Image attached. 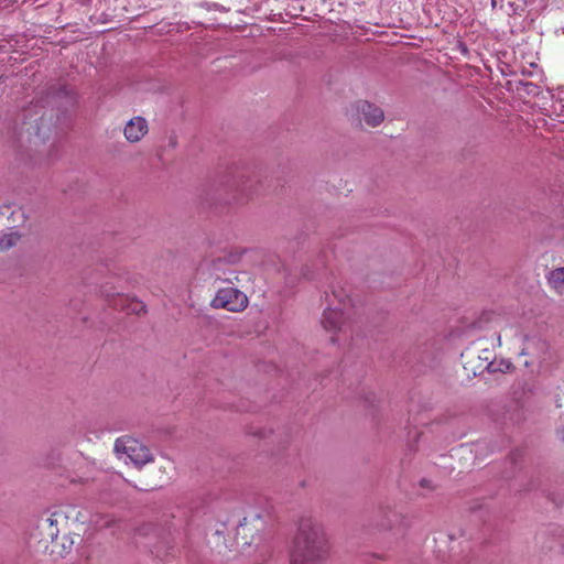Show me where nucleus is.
<instances>
[{"label":"nucleus","instance_id":"1","mask_svg":"<svg viewBox=\"0 0 564 564\" xmlns=\"http://www.w3.org/2000/svg\"><path fill=\"white\" fill-rule=\"evenodd\" d=\"M330 553V543L318 523L303 520L293 539L291 564H317L325 561Z\"/></svg>","mask_w":564,"mask_h":564},{"label":"nucleus","instance_id":"2","mask_svg":"<svg viewBox=\"0 0 564 564\" xmlns=\"http://www.w3.org/2000/svg\"><path fill=\"white\" fill-rule=\"evenodd\" d=\"M25 221L24 212L17 205L0 206V251L15 246L21 236L15 228Z\"/></svg>","mask_w":564,"mask_h":564},{"label":"nucleus","instance_id":"3","mask_svg":"<svg viewBox=\"0 0 564 564\" xmlns=\"http://www.w3.org/2000/svg\"><path fill=\"white\" fill-rule=\"evenodd\" d=\"M115 452L119 458L124 459L126 462L129 459L139 468L153 459L150 449L145 445L127 435L116 440Z\"/></svg>","mask_w":564,"mask_h":564},{"label":"nucleus","instance_id":"4","mask_svg":"<svg viewBox=\"0 0 564 564\" xmlns=\"http://www.w3.org/2000/svg\"><path fill=\"white\" fill-rule=\"evenodd\" d=\"M248 296L237 288H220L210 302V306L217 310H226L232 313H240L248 307Z\"/></svg>","mask_w":564,"mask_h":564},{"label":"nucleus","instance_id":"5","mask_svg":"<svg viewBox=\"0 0 564 564\" xmlns=\"http://www.w3.org/2000/svg\"><path fill=\"white\" fill-rule=\"evenodd\" d=\"M333 295L338 300L343 307H346L345 299L336 291ZM348 323V316L344 313V308H327L324 311L321 325L323 329L330 335L332 343L336 341V335L341 333Z\"/></svg>","mask_w":564,"mask_h":564},{"label":"nucleus","instance_id":"6","mask_svg":"<svg viewBox=\"0 0 564 564\" xmlns=\"http://www.w3.org/2000/svg\"><path fill=\"white\" fill-rule=\"evenodd\" d=\"M74 513V508H59L50 514L52 527L54 528V531L58 530V540H61V545L64 549L67 544L70 546L74 543L70 536L72 527L75 523L73 519Z\"/></svg>","mask_w":564,"mask_h":564},{"label":"nucleus","instance_id":"7","mask_svg":"<svg viewBox=\"0 0 564 564\" xmlns=\"http://www.w3.org/2000/svg\"><path fill=\"white\" fill-rule=\"evenodd\" d=\"M354 109L357 111L359 120H365L367 126L372 128L379 126L384 119V113L379 107L365 100H359Z\"/></svg>","mask_w":564,"mask_h":564},{"label":"nucleus","instance_id":"8","mask_svg":"<svg viewBox=\"0 0 564 564\" xmlns=\"http://www.w3.org/2000/svg\"><path fill=\"white\" fill-rule=\"evenodd\" d=\"M149 131L148 122L142 117H133L123 129L127 141L131 143L139 142Z\"/></svg>","mask_w":564,"mask_h":564},{"label":"nucleus","instance_id":"9","mask_svg":"<svg viewBox=\"0 0 564 564\" xmlns=\"http://www.w3.org/2000/svg\"><path fill=\"white\" fill-rule=\"evenodd\" d=\"M36 535L40 542L43 543H57L58 542V530L54 531L50 516L42 518L36 527Z\"/></svg>","mask_w":564,"mask_h":564},{"label":"nucleus","instance_id":"10","mask_svg":"<svg viewBox=\"0 0 564 564\" xmlns=\"http://www.w3.org/2000/svg\"><path fill=\"white\" fill-rule=\"evenodd\" d=\"M261 521V518L259 514H254L252 518L245 517L237 528V535L241 536L243 540V544H250L251 541H248V538H253L254 531H258V528L254 527V530L249 528L250 524L253 522Z\"/></svg>","mask_w":564,"mask_h":564},{"label":"nucleus","instance_id":"11","mask_svg":"<svg viewBox=\"0 0 564 564\" xmlns=\"http://www.w3.org/2000/svg\"><path fill=\"white\" fill-rule=\"evenodd\" d=\"M549 282L554 289L562 292L564 290V268H557L551 271Z\"/></svg>","mask_w":564,"mask_h":564},{"label":"nucleus","instance_id":"12","mask_svg":"<svg viewBox=\"0 0 564 564\" xmlns=\"http://www.w3.org/2000/svg\"><path fill=\"white\" fill-rule=\"evenodd\" d=\"M123 308L127 310L128 313H134V314H140L142 312H145L144 304L141 301H138L134 299L129 300L128 306L123 307Z\"/></svg>","mask_w":564,"mask_h":564},{"label":"nucleus","instance_id":"13","mask_svg":"<svg viewBox=\"0 0 564 564\" xmlns=\"http://www.w3.org/2000/svg\"><path fill=\"white\" fill-rule=\"evenodd\" d=\"M217 279L225 281V282H229L231 284H234L235 282H239L238 275L235 273H232V276H225V278L218 275Z\"/></svg>","mask_w":564,"mask_h":564}]
</instances>
